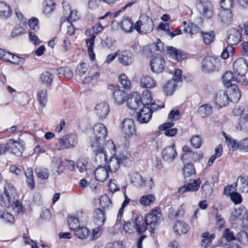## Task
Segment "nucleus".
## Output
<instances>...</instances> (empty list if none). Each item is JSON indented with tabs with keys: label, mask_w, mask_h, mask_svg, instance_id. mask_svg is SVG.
Here are the masks:
<instances>
[{
	"label": "nucleus",
	"mask_w": 248,
	"mask_h": 248,
	"mask_svg": "<svg viewBox=\"0 0 248 248\" xmlns=\"http://www.w3.org/2000/svg\"><path fill=\"white\" fill-rule=\"evenodd\" d=\"M107 136L106 127L101 123L96 124L90 139V144L93 152L96 156V160L106 161V155L103 146Z\"/></svg>",
	"instance_id": "f257e3e1"
},
{
	"label": "nucleus",
	"mask_w": 248,
	"mask_h": 248,
	"mask_svg": "<svg viewBox=\"0 0 248 248\" xmlns=\"http://www.w3.org/2000/svg\"><path fill=\"white\" fill-rule=\"evenodd\" d=\"M161 217L160 209L158 208L153 209L151 213L146 215L144 223L151 233H154L155 229L160 222Z\"/></svg>",
	"instance_id": "f03ea898"
},
{
	"label": "nucleus",
	"mask_w": 248,
	"mask_h": 248,
	"mask_svg": "<svg viewBox=\"0 0 248 248\" xmlns=\"http://www.w3.org/2000/svg\"><path fill=\"white\" fill-rule=\"evenodd\" d=\"M78 142V137L72 134H67L59 138L56 143L58 150L61 151L75 147Z\"/></svg>",
	"instance_id": "7ed1b4c3"
},
{
	"label": "nucleus",
	"mask_w": 248,
	"mask_h": 248,
	"mask_svg": "<svg viewBox=\"0 0 248 248\" xmlns=\"http://www.w3.org/2000/svg\"><path fill=\"white\" fill-rule=\"evenodd\" d=\"M154 23L151 18L146 15L142 14L134 25V29L138 32L145 33L151 32L154 29Z\"/></svg>",
	"instance_id": "20e7f679"
},
{
	"label": "nucleus",
	"mask_w": 248,
	"mask_h": 248,
	"mask_svg": "<svg viewBox=\"0 0 248 248\" xmlns=\"http://www.w3.org/2000/svg\"><path fill=\"white\" fill-rule=\"evenodd\" d=\"M124 222L123 229L125 232L128 233H132L134 229H136L139 234H141L147 230L143 220L139 217H136L134 220H128Z\"/></svg>",
	"instance_id": "39448f33"
},
{
	"label": "nucleus",
	"mask_w": 248,
	"mask_h": 248,
	"mask_svg": "<svg viewBox=\"0 0 248 248\" xmlns=\"http://www.w3.org/2000/svg\"><path fill=\"white\" fill-rule=\"evenodd\" d=\"M164 106L158 105L155 107L154 104H152L150 107H142L137 113V120L140 124H146L149 122L152 116V112L157 109L163 108Z\"/></svg>",
	"instance_id": "423d86ee"
},
{
	"label": "nucleus",
	"mask_w": 248,
	"mask_h": 248,
	"mask_svg": "<svg viewBox=\"0 0 248 248\" xmlns=\"http://www.w3.org/2000/svg\"><path fill=\"white\" fill-rule=\"evenodd\" d=\"M220 59L214 56H208L202 62V70L204 73L218 71L220 67Z\"/></svg>",
	"instance_id": "0eeeda50"
},
{
	"label": "nucleus",
	"mask_w": 248,
	"mask_h": 248,
	"mask_svg": "<svg viewBox=\"0 0 248 248\" xmlns=\"http://www.w3.org/2000/svg\"><path fill=\"white\" fill-rule=\"evenodd\" d=\"M93 33L92 34L90 37L86 39V43L88 47V52L91 59L94 61L95 59V55L93 52V48L94 46V40L96 38V34H97L102 31L103 27L101 24H97L93 26L92 28Z\"/></svg>",
	"instance_id": "6e6552de"
},
{
	"label": "nucleus",
	"mask_w": 248,
	"mask_h": 248,
	"mask_svg": "<svg viewBox=\"0 0 248 248\" xmlns=\"http://www.w3.org/2000/svg\"><path fill=\"white\" fill-rule=\"evenodd\" d=\"M197 8L204 17L210 18L214 15L213 5L208 0H198Z\"/></svg>",
	"instance_id": "1a4fd4ad"
},
{
	"label": "nucleus",
	"mask_w": 248,
	"mask_h": 248,
	"mask_svg": "<svg viewBox=\"0 0 248 248\" xmlns=\"http://www.w3.org/2000/svg\"><path fill=\"white\" fill-rule=\"evenodd\" d=\"M118 61L124 66H129L134 61V54L129 49L118 50Z\"/></svg>",
	"instance_id": "9d476101"
},
{
	"label": "nucleus",
	"mask_w": 248,
	"mask_h": 248,
	"mask_svg": "<svg viewBox=\"0 0 248 248\" xmlns=\"http://www.w3.org/2000/svg\"><path fill=\"white\" fill-rule=\"evenodd\" d=\"M150 64L153 72L156 74L161 73L165 67V61L160 55H156L152 58Z\"/></svg>",
	"instance_id": "9b49d317"
},
{
	"label": "nucleus",
	"mask_w": 248,
	"mask_h": 248,
	"mask_svg": "<svg viewBox=\"0 0 248 248\" xmlns=\"http://www.w3.org/2000/svg\"><path fill=\"white\" fill-rule=\"evenodd\" d=\"M62 7L64 12V16L61 19V22L67 21V22H71L75 21L79 18L78 15L77 11L71 10L70 6L67 2L62 3Z\"/></svg>",
	"instance_id": "f8f14e48"
},
{
	"label": "nucleus",
	"mask_w": 248,
	"mask_h": 248,
	"mask_svg": "<svg viewBox=\"0 0 248 248\" xmlns=\"http://www.w3.org/2000/svg\"><path fill=\"white\" fill-rule=\"evenodd\" d=\"M141 97L138 93L134 92L130 94L127 99V107L132 110L136 111L143 107Z\"/></svg>",
	"instance_id": "ddd939ff"
},
{
	"label": "nucleus",
	"mask_w": 248,
	"mask_h": 248,
	"mask_svg": "<svg viewBox=\"0 0 248 248\" xmlns=\"http://www.w3.org/2000/svg\"><path fill=\"white\" fill-rule=\"evenodd\" d=\"M6 152L11 151L13 154L17 156H21L23 151L22 145L19 142L13 139H9L5 143Z\"/></svg>",
	"instance_id": "4468645a"
},
{
	"label": "nucleus",
	"mask_w": 248,
	"mask_h": 248,
	"mask_svg": "<svg viewBox=\"0 0 248 248\" xmlns=\"http://www.w3.org/2000/svg\"><path fill=\"white\" fill-rule=\"evenodd\" d=\"M121 129L123 133L128 137L136 134L135 123L131 119H125L123 121Z\"/></svg>",
	"instance_id": "2eb2a0df"
},
{
	"label": "nucleus",
	"mask_w": 248,
	"mask_h": 248,
	"mask_svg": "<svg viewBox=\"0 0 248 248\" xmlns=\"http://www.w3.org/2000/svg\"><path fill=\"white\" fill-rule=\"evenodd\" d=\"M4 193L6 198V202H5V206L9 207L12 205L15 201L16 196V192L14 187L7 184L4 186Z\"/></svg>",
	"instance_id": "dca6fc26"
},
{
	"label": "nucleus",
	"mask_w": 248,
	"mask_h": 248,
	"mask_svg": "<svg viewBox=\"0 0 248 248\" xmlns=\"http://www.w3.org/2000/svg\"><path fill=\"white\" fill-rule=\"evenodd\" d=\"M201 182L200 178L194 180L192 183L185 184L184 186L180 187L178 190V192L180 194H183L186 192H195L199 190Z\"/></svg>",
	"instance_id": "f3484780"
},
{
	"label": "nucleus",
	"mask_w": 248,
	"mask_h": 248,
	"mask_svg": "<svg viewBox=\"0 0 248 248\" xmlns=\"http://www.w3.org/2000/svg\"><path fill=\"white\" fill-rule=\"evenodd\" d=\"M161 155L165 161L169 163L173 162L177 155L174 144L165 148L162 152Z\"/></svg>",
	"instance_id": "a211bd4d"
},
{
	"label": "nucleus",
	"mask_w": 248,
	"mask_h": 248,
	"mask_svg": "<svg viewBox=\"0 0 248 248\" xmlns=\"http://www.w3.org/2000/svg\"><path fill=\"white\" fill-rule=\"evenodd\" d=\"M109 88L113 91V97L115 102L118 105L123 104L126 97L125 92L121 90L118 86H114L113 85H111L109 86Z\"/></svg>",
	"instance_id": "6ab92c4d"
},
{
	"label": "nucleus",
	"mask_w": 248,
	"mask_h": 248,
	"mask_svg": "<svg viewBox=\"0 0 248 248\" xmlns=\"http://www.w3.org/2000/svg\"><path fill=\"white\" fill-rule=\"evenodd\" d=\"M229 97L224 90H219L214 97L215 103L220 108L226 106L229 102Z\"/></svg>",
	"instance_id": "aec40b11"
},
{
	"label": "nucleus",
	"mask_w": 248,
	"mask_h": 248,
	"mask_svg": "<svg viewBox=\"0 0 248 248\" xmlns=\"http://www.w3.org/2000/svg\"><path fill=\"white\" fill-rule=\"evenodd\" d=\"M95 112L100 119H104L108 115L109 107L106 102H101L97 104L94 108Z\"/></svg>",
	"instance_id": "412c9836"
},
{
	"label": "nucleus",
	"mask_w": 248,
	"mask_h": 248,
	"mask_svg": "<svg viewBox=\"0 0 248 248\" xmlns=\"http://www.w3.org/2000/svg\"><path fill=\"white\" fill-rule=\"evenodd\" d=\"M233 69L235 73L245 74L248 71V62L243 58L236 60L233 63Z\"/></svg>",
	"instance_id": "4be33fe9"
},
{
	"label": "nucleus",
	"mask_w": 248,
	"mask_h": 248,
	"mask_svg": "<svg viewBox=\"0 0 248 248\" xmlns=\"http://www.w3.org/2000/svg\"><path fill=\"white\" fill-rule=\"evenodd\" d=\"M233 16L232 12L228 10L223 9L221 10L218 17L219 20L223 26H228L232 22Z\"/></svg>",
	"instance_id": "5701e85b"
},
{
	"label": "nucleus",
	"mask_w": 248,
	"mask_h": 248,
	"mask_svg": "<svg viewBox=\"0 0 248 248\" xmlns=\"http://www.w3.org/2000/svg\"><path fill=\"white\" fill-rule=\"evenodd\" d=\"M242 37L241 31L238 30L232 29L230 31L227 41L231 45H237Z\"/></svg>",
	"instance_id": "b1692460"
},
{
	"label": "nucleus",
	"mask_w": 248,
	"mask_h": 248,
	"mask_svg": "<svg viewBox=\"0 0 248 248\" xmlns=\"http://www.w3.org/2000/svg\"><path fill=\"white\" fill-rule=\"evenodd\" d=\"M95 179L101 182L106 181L108 177V170L105 167L99 166L94 170Z\"/></svg>",
	"instance_id": "393cba45"
},
{
	"label": "nucleus",
	"mask_w": 248,
	"mask_h": 248,
	"mask_svg": "<svg viewBox=\"0 0 248 248\" xmlns=\"http://www.w3.org/2000/svg\"><path fill=\"white\" fill-rule=\"evenodd\" d=\"M236 186L238 190L241 193L248 192V176H239L237 180Z\"/></svg>",
	"instance_id": "a878e982"
},
{
	"label": "nucleus",
	"mask_w": 248,
	"mask_h": 248,
	"mask_svg": "<svg viewBox=\"0 0 248 248\" xmlns=\"http://www.w3.org/2000/svg\"><path fill=\"white\" fill-rule=\"evenodd\" d=\"M121 163L118 155H113L109 161L108 162V168L109 171L111 172H116L120 168Z\"/></svg>",
	"instance_id": "bb28decb"
},
{
	"label": "nucleus",
	"mask_w": 248,
	"mask_h": 248,
	"mask_svg": "<svg viewBox=\"0 0 248 248\" xmlns=\"http://www.w3.org/2000/svg\"><path fill=\"white\" fill-rule=\"evenodd\" d=\"M189 230L187 224L185 222L177 221L173 227L174 232L176 234H181L186 233Z\"/></svg>",
	"instance_id": "cd10ccee"
},
{
	"label": "nucleus",
	"mask_w": 248,
	"mask_h": 248,
	"mask_svg": "<svg viewBox=\"0 0 248 248\" xmlns=\"http://www.w3.org/2000/svg\"><path fill=\"white\" fill-rule=\"evenodd\" d=\"M94 217L95 222L98 226H102L106 220V213L105 210L97 208L94 212Z\"/></svg>",
	"instance_id": "c85d7f7f"
},
{
	"label": "nucleus",
	"mask_w": 248,
	"mask_h": 248,
	"mask_svg": "<svg viewBox=\"0 0 248 248\" xmlns=\"http://www.w3.org/2000/svg\"><path fill=\"white\" fill-rule=\"evenodd\" d=\"M167 50L168 53L178 61H181L185 58V54L183 51L178 50L176 48L169 46Z\"/></svg>",
	"instance_id": "c756f323"
},
{
	"label": "nucleus",
	"mask_w": 248,
	"mask_h": 248,
	"mask_svg": "<svg viewBox=\"0 0 248 248\" xmlns=\"http://www.w3.org/2000/svg\"><path fill=\"white\" fill-rule=\"evenodd\" d=\"M141 101L143 106H146V107H150L152 104H154L155 107L158 106L155 102H152L151 93L147 90H145L143 91L142 97H141Z\"/></svg>",
	"instance_id": "7c9ffc66"
},
{
	"label": "nucleus",
	"mask_w": 248,
	"mask_h": 248,
	"mask_svg": "<svg viewBox=\"0 0 248 248\" xmlns=\"http://www.w3.org/2000/svg\"><path fill=\"white\" fill-rule=\"evenodd\" d=\"M64 162L62 158L59 157H54L52 161V166L54 169H56L58 175L63 173L64 170Z\"/></svg>",
	"instance_id": "2f4dec72"
},
{
	"label": "nucleus",
	"mask_w": 248,
	"mask_h": 248,
	"mask_svg": "<svg viewBox=\"0 0 248 248\" xmlns=\"http://www.w3.org/2000/svg\"><path fill=\"white\" fill-rule=\"evenodd\" d=\"M121 27L125 32H130L134 29V23L128 17H124L121 22Z\"/></svg>",
	"instance_id": "473e14b6"
},
{
	"label": "nucleus",
	"mask_w": 248,
	"mask_h": 248,
	"mask_svg": "<svg viewBox=\"0 0 248 248\" xmlns=\"http://www.w3.org/2000/svg\"><path fill=\"white\" fill-rule=\"evenodd\" d=\"M118 157L121 164L126 167L130 166L134 161V158L127 153H120Z\"/></svg>",
	"instance_id": "72a5a7b5"
},
{
	"label": "nucleus",
	"mask_w": 248,
	"mask_h": 248,
	"mask_svg": "<svg viewBox=\"0 0 248 248\" xmlns=\"http://www.w3.org/2000/svg\"><path fill=\"white\" fill-rule=\"evenodd\" d=\"M177 83L174 80H170L163 86V90L166 95H171L175 90Z\"/></svg>",
	"instance_id": "f704fd0d"
},
{
	"label": "nucleus",
	"mask_w": 248,
	"mask_h": 248,
	"mask_svg": "<svg viewBox=\"0 0 248 248\" xmlns=\"http://www.w3.org/2000/svg\"><path fill=\"white\" fill-rule=\"evenodd\" d=\"M184 166L183 170V173L185 179L186 178L194 175L196 174L195 169L192 163H184Z\"/></svg>",
	"instance_id": "c9c22d12"
},
{
	"label": "nucleus",
	"mask_w": 248,
	"mask_h": 248,
	"mask_svg": "<svg viewBox=\"0 0 248 248\" xmlns=\"http://www.w3.org/2000/svg\"><path fill=\"white\" fill-rule=\"evenodd\" d=\"M25 175L26 178V182L28 187L31 189H34L35 187V182L33 174V170L31 168H27L25 170Z\"/></svg>",
	"instance_id": "e433bc0d"
},
{
	"label": "nucleus",
	"mask_w": 248,
	"mask_h": 248,
	"mask_svg": "<svg viewBox=\"0 0 248 248\" xmlns=\"http://www.w3.org/2000/svg\"><path fill=\"white\" fill-rule=\"evenodd\" d=\"M198 113L202 118L208 117L212 113V107L208 104L202 105L198 108Z\"/></svg>",
	"instance_id": "4c0bfd02"
},
{
	"label": "nucleus",
	"mask_w": 248,
	"mask_h": 248,
	"mask_svg": "<svg viewBox=\"0 0 248 248\" xmlns=\"http://www.w3.org/2000/svg\"><path fill=\"white\" fill-rule=\"evenodd\" d=\"M12 13V10L9 5L4 2H0V17L7 18Z\"/></svg>",
	"instance_id": "58836bf2"
},
{
	"label": "nucleus",
	"mask_w": 248,
	"mask_h": 248,
	"mask_svg": "<svg viewBox=\"0 0 248 248\" xmlns=\"http://www.w3.org/2000/svg\"><path fill=\"white\" fill-rule=\"evenodd\" d=\"M202 240L201 241V246L204 248H207L209 245L212 242L215 238V234H210L207 232L203 233L202 234Z\"/></svg>",
	"instance_id": "ea45409f"
},
{
	"label": "nucleus",
	"mask_w": 248,
	"mask_h": 248,
	"mask_svg": "<svg viewBox=\"0 0 248 248\" xmlns=\"http://www.w3.org/2000/svg\"><path fill=\"white\" fill-rule=\"evenodd\" d=\"M37 99L40 105L43 108L45 107L47 102L46 89H43L39 91L37 93Z\"/></svg>",
	"instance_id": "a19ab883"
},
{
	"label": "nucleus",
	"mask_w": 248,
	"mask_h": 248,
	"mask_svg": "<svg viewBox=\"0 0 248 248\" xmlns=\"http://www.w3.org/2000/svg\"><path fill=\"white\" fill-rule=\"evenodd\" d=\"M156 81L149 76H143L140 79V85L142 87L151 88L156 86Z\"/></svg>",
	"instance_id": "79ce46f5"
},
{
	"label": "nucleus",
	"mask_w": 248,
	"mask_h": 248,
	"mask_svg": "<svg viewBox=\"0 0 248 248\" xmlns=\"http://www.w3.org/2000/svg\"><path fill=\"white\" fill-rule=\"evenodd\" d=\"M74 232L76 236L81 239L87 238L90 234V230L87 227L83 226H78Z\"/></svg>",
	"instance_id": "37998d69"
},
{
	"label": "nucleus",
	"mask_w": 248,
	"mask_h": 248,
	"mask_svg": "<svg viewBox=\"0 0 248 248\" xmlns=\"http://www.w3.org/2000/svg\"><path fill=\"white\" fill-rule=\"evenodd\" d=\"M235 77L234 71L233 73L231 71L226 72L222 77L224 84L227 87L232 86Z\"/></svg>",
	"instance_id": "c03bdc74"
},
{
	"label": "nucleus",
	"mask_w": 248,
	"mask_h": 248,
	"mask_svg": "<svg viewBox=\"0 0 248 248\" xmlns=\"http://www.w3.org/2000/svg\"><path fill=\"white\" fill-rule=\"evenodd\" d=\"M199 155L195 152H191L189 153H184L181 156V160L183 163H191L196 161L198 159Z\"/></svg>",
	"instance_id": "a18cd8bd"
},
{
	"label": "nucleus",
	"mask_w": 248,
	"mask_h": 248,
	"mask_svg": "<svg viewBox=\"0 0 248 248\" xmlns=\"http://www.w3.org/2000/svg\"><path fill=\"white\" fill-rule=\"evenodd\" d=\"M236 129L239 130L244 129L248 131V113L244 114L239 118Z\"/></svg>",
	"instance_id": "49530a36"
},
{
	"label": "nucleus",
	"mask_w": 248,
	"mask_h": 248,
	"mask_svg": "<svg viewBox=\"0 0 248 248\" xmlns=\"http://www.w3.org/2000/svg\"><path fill=\"white\" fill-rule=\"evenodd\" d=\"M100 204L102 209L105 210L112 206L111 200L107 195H103L100 198Z\"/></svg>",
	"instance_id": "de8ad7c7"
},
{
	"label": "nucleus",
	"mask_w": 248,
	"mask_h": 248,
	"mask_svg": "<svg viewBox=\"0 0 248 248\" xmlns=\"http://www.w3.org/2000/svg\"><path fill=\"white\" fill-rule=\"evenodd\" d=\"M232 91L230 93L231 101L236 103L241 97V93L240 90L236 86H233Z\"/></svg>",
	"instance_id": "09e8293b"
},
{
	"label": "nucleus",
	"mask_w": 248,
	"mask_h": 248,
	"mask_svg": "<svg viewBox=\"0 0 248 248\" xmlns=\"http://www.w3.org/2000/svg\"><path fill=\"white\" fill-rule=\"evenodd\" d=\"M89 67V64L88 63L82 61L77 66L75 71L76 75L81 77L85 74Z\"/></svg>",
	"instance_id": "8fccbe9b"
},
{
	"label": "nucleus",
	"mask_w": 248,
	"mask_h": 248,
	"mask_svg": "<svg viewBox=\"0 0 248 248\" xmlns=\"http://www.w3.org/2000/svg\"><path fill=\"white\" fill-rule=\"evenodd\" d=\"M183 24H184V31L185 32L192 35L199 32V29L196 25L190 23L187 24L186 21H184Z\"/></svg>",
	"instance_id": "3c124183"
},
{
	"label": "nucleus",
	"mask_w": 248,
	"mask_h": 248,
	"mask_svg": "<svg viewBox=\"0 0 248 248\" xmlns=\"http://www.w3.org/2000/svg\"><path fill=\"white\" fill-rule=\"evenodd\" d=\"M44 13L47 15L51 13L55 5L54 0H45L44 3Z\"/></svg>",
	"instance_id": "603ef678"
},
{
	"label": "nucleus",
	"mask_w": 248,
	"mask_h": 248,
	"mask_svg": "<svg viewBox=\"0 0 248 248\" xmlns=\"http://www.w3.org/2000/svg\"><path fill=\"white\" fill-rule=\"evenodd\" d=\"M150 49L151 51L154 52H164L165 50V47L161 40L157 39L155 42L150 45Z\"/></svg>",
	"instance_id": "864d4df0"
},
{
	"label": "nucleus",
	"mask_w": 248,
	"mask_h": 248,
	"mask_svg": "<svg viewBox=\"0 0 248 248\" xmlns=\"http://www.w3.org/2000/svg\"><path fill=\"white\" fill-rule=\"evenodd\" d=\"M35 172L37 177L42 180H45L48 178L49 172L47 169L38 167L36 169Z\"/></svg>",
	"instance_id": "5fc2aeb1"
},
{
	"label": "nucleus",
	"mask_w": 248,
	"mask_h": 248,
	"mask_svg": "<svg viewBox=\"0 0 248 248\" xmlns=\"http://www.w3.org/2000/svg\"><path fill=\"white\" fill-rule=\"evenodd\" d=\"M57 71L58 75L63 76L68 79L71 78L73 76L72 71L67 67H60L57 69Z\"/></svg>",
	"instance_id": "6e6d98bb"
},
{
	"label": "nucleus",
	"mask_w": 248,
	"mask_h": 248,
	"mask_svg": "<svg viewBox=\"0 0 248 248\" xmlns=\"http://www.w3.org/2000/svg\"><path fill=\"white\" fill-rule=\"evenodd\" d=\"M130 179L132 183L137 186H141L143 184V180L141 176L138 172L132 174Z\"/></svg>",
	"instance_id": "4d7b16f0"
},
{
	"label": "nucleus",
	"mask_w": 248,
	"mask_h": 248,
	"mask_svg": "<svg viewBox=\"0 0 248 248\" xmlns=\"http://www.w3.org/2000/svg\"><path fill=\"white\" fill-rule=\"evenodd\" d=\"M40 79L44 84L50 86L53 81V77L49 72H45L42 74Z\"/></svg>",
	"instance_id": "13d9d810"
},
{
	"label": "nucleus",
	"mask_w": 248,
	"mask_h": 248,
	"mask_svg": "<svg viewBox=\"0 0 248 248\" xmlns=\"http://www.w3.org/2000/svg\"><path fill=\"white\" fill-rule=\"evenodd\" d=\"M201 33L203 37V41L205 44L209 45L213 41L215 38V34L213 31L209 32L202 31Z\"/></svg>",
	"instance_id": "bf43d9fd"
},
{
	"label": "nucleus",
	"mask_w": 248,
	"mask_h": 248,
	"mask_svg": "<svg viewBox=\"0 0 248 248\" xmlns=\"http://www.w3.org/2000/svg\"><path fill=\"white\" fill-rule=\"evenodd\" d=\"M68 224L69 229L71 231H74L79 226L78 219L76 217L71 216L68 217Z\"/></svg>",
	"instance_id": "052dcab7"
},
{
	"label": "nucleus",
	"mask_w": 248,
	"mask_h": 248,
	"mask_svg": "<svg viewBox=\"0 0 248 248\" xmlns=\"http://www.w3.org/2000/svg\"><path fill=\"white\" fill-rule=\"evenodd\" d=\"M155 196L153 194L143 196L140 199V202L143 205H148L155 201Z\"/></svg>",
	"instance_id": "680f3d73"
},
{
	"label": "nucleus",
	"mask_w": 248,
	"mask_h": 248,
	"mask_svg": "<svg viewBox=\"0 0 248 248\" xmlns=\"http://www.w3.org/2000/svg\"><path fill=\"white\" fill-rule=\"evenodd\" d=\"M88 164L86 159L81 158L77 161L76 166L80 173H83L87 170Z\"/></svg>",
	"instance_id": "e2e57ef3"
},
{
	"label": "nucleus",
	"mask_w": 248,
	"mask_h": 248,
	"mask_svg": "<svg viewBox=\"0 0 248 248\" xmlns=\"http://www.w3.org/2000/svg\"><path fill=\"white\" fill-rule=\"evenodd\" d=\"M245 74L235 73V78H234V82H237L242 85H246L248 81L246 79Z\"/></svg>",
	"instance_id": "0e129e2a"
},
{
	"label": "nucleus",
	"mask_w": 248,
	"mask_h": 248,
	"mask_svg": "<svg viewBox=\"0 0 248 248\" xmlns=\"http://www.w3.org/2000/svg\"><path fill=\"white\" fill-rule=\"evenodd\" d=\"M0 218L2 219L6 222L10 224L13 223L15 221L13 215L7 212L0 211Z\"/></svg>",
	"instance_id": "69168bd1"
},
{
	"label": "nucleus",
	"mask_w": 248,
	"mask_h": 248,
	"mask_svg": "<svg viewBox=\"0 0 248 248\" xmlns=\"http://www.w3.org/2000/svg\"><path fill=\"white\" fill-rule=\"evenodd\" d=\"M29 26L30 28L29 31H37L39 30V21L38 19L33 17L28 21Z\"/></svg>",
	"instance_id": "338daca9"
},
{
	"label": "nucleus",
	"mask_w": 248,
	"mask_h": 248,
	"mask_svg": "<svg viewBox=\"0 0 248 248\" xmlns=\"http://www.w3.org/2000/svg\"><path fill=\"white\" fill-rule=\"evenodd\" d=\"M223 236L228 242L236 240L234 232L229 229L224 230Z\"/></svg>",
	"instance_id": "774afa93"
}]
</instances>
